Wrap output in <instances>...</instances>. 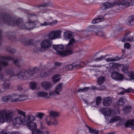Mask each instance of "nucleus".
Masks as SVG:
<instances>
[{
	"instance_id": "8",
	"label": "nucleus",
	"mask_w": 134,
	"mask_h": 134,
	"mask_svg": "<svg viewBox=\"0 0 134 134\" xmlns=\"http://www.w3.org/2000/svg\"><path fill=\"white\" fill-rule=\"evenodd\" d=\"M52 45V42L49 39H45L42 41V51L49 48Z\"/></svg>"
},
{
	"instance_id": "15",
	"label": "nucleus",
	"mask_w": 134,
	"mask_h": 134,
	"mask_svg": "<svg viewBox=\"0 0 134 134\" xmlns=\"http://www.w3.org/2000/svg\"><path fill=\"white\" fill-rule=\"evenodd\" d=\"M52 84L48 82H45L42 83V87L46 90H48L52 88Z\"/></svg>"
},
{
	"instance_id": "49",
	"label": "nucleus",
	"mask_w": 134,
	"mask_h": 134,
	"mask_svg": "<svg viewBox=\"0 0 134 134\" xmlns=\"http://www.w3.org/2000/svg\"><path fill=\"white\" fill-rule=\"evenodd\" d=\"M21 60H18V59L15 60L14 61V63L15 64V65L18 67H20V64L21 62Z\"/></svg>"
},
{
	"instance_id": "45",
	"label": "nucleus",
	"mask_w": 134,
	"mask_h": 134,
	"mask_svg": "<svg viewBox=\"0 0 134 134\" xmlns=\"http://www.w3.org/2000/svg\"><path fill=\"white\" fill-rule=\"evenodd\" d=\"M53 72V71L52 70H49L48 71L46 72H44V77H46L50 75L51 74H52Z\"/></svg>"
},
{
	"instance_id": "23",
	"label": "nucleus",
	"mask_w": 134,
	"mask_h": 134,
	"mask_svg": "<svg viewBox=\"0 0 134 134\" xmlns=\"http://www.w3.org/2000/svg\"><path fill=\"white\" fill-rule=\"evenodd\" d=\"M104 114L107 116H110L113 110H111L109 108H105L103 109Z\"/></svg>"
},
{
	"instance_id": "12",
	"label": "nucleus",
	"mask_w": 134,
	"mask_h": 134,
	"mask_svg": "<svg viewBox=\"0 0 134 134\" xmlns=\"http://www.w3.org/2000/svg\"><path fill=\"white\" fill-rule=\"evenodd\" d=\"M112 100L110 97H106L103 100V104L105 106L108 107L110 106L111 104Z\"/></svg>"
},
{
	"instance_id": "24",
	"label": "nucleus",
	"mask_w": 134,
	"mask_h": 134,
	"mask_svg": "<svg viewBox=\"0 0 134 134\" xmlns=\"http://www.w3.org/2000/svg\"><path fill=\"white\" fill-rule=\"evenodd\" d=\"M126 101L125 98V97L120 98L117 102V105L120 106H122L125 104V103Z\"/></svg>"
},
{
	"instance_id": "19",
	"label": "nucleus",
	"mask_w": 134,
	"mask_h": 134,
	"mask_svg": "<svg viewBox=\"0 0 134 134\" xmlns=\"http://www.w3.org/2000/svg\"><path fill=\"white\" fill-rule=\"evenodd\" d=\"M63 84L62 83H60L56 86L55 91L56 93L58 95H60L59 92L62 91Z\"/></svg>"
},
{
	"instance_id": "58",
	"label": "nucleus",
	"mask_w": 134,
	"mask_h": 134,
	"mask_svg": "<svg viewBox=\"0 0 134 134\" xmlns=\"http://www.w3.org/2000/svg\"><path fill=\"white\" fill-rule=\"evenodd\" d=\"M0 134H8V133L6 130H3L0 132Z\"/></svg>"
},
{
	"instance_id": "48",
	"label": "nucleus",
	"mask_w": 134,
	"mask_h": 134,
	"mask_svg": "<svg viewBox=\"0 0 134 134\" xmlns=\"http://www.w3.org/2000/svg\"><path fill=\"white\" fill-rule=\"evenodd\" d=\"M101 100L102 98L101 97H97L96 100V105H98L100 103Z\"/></svg>"
},
{
	"instance_id": "37",
	"label": "nucleus",
	"mask_w": 134,
	"mask_h": 134,
	"mask_svg": "<svg viewBox=\"0 0 134 134\" xmlns=\"http://www.w3.org/2000/svg\"><path fill=\"white\" fill-rule=\"evenodd\" d=\"M30 88L32 90H34L36 88L37 86V83L35 82H31L30 83Z\"/></svg>"
},
{
	"instance_id": "40",
	"label": "nucleus",
	"mask_w": 134,
	"mask_h": 134,
	"mask_svg": "<svg viewBox=\"0 0 134 134\" xmlns=\"http://www.w3.org/2000/svg\"><path fill=\"white\" fill-rule=\"evenodd\" d=\"M7 52H8L10 53H14L16 51V50L13 48H12L10 47H8L6 48Z\"/></svg>"
},
{
	"instance_id": "29",
	"label": "nucleus",
	"mask_w": 134,
	"mask_h": 134,
	"mask_svg": "<svg viewBox=\"0 0 134 134\" xmlns=\"http://www.w3.org/2000/svg\"><path fill=\"white\" fill-rule=\"evenodd\" d=\"M99 28H97L94 26H92L88 27L86 29L88 32L94 31L95 33L96 31L98 30Z\"/></svg>"
},
{
	"instance_id": "57",
	"label": "nucleus",
	"mask_w": 134,
	"mask_h": 134,
	"mask_svg": "<svg viewBox=\"0 0 134 134\" xmlns=\"http://www.w3.org/2000/svg\"><path fill=\"white\" fill-rule=\"evenodd\" d=\"M41 132L40 130H37L36 131L32 132V134H41Z\"/></svg>"
},
{
	"instance_id": "44",
	"label": "nucleus",
	"mask_w": 134,
	"mask_h": 134,
	"mask_svg": "<svg viewBox=\"0 0 134 134\" xmlns=\"http://www.w3.org/2000/svg\"><path fill=\"white\" fill-rule=\"evenodd\" d=\"M14 34L12 33H9V35L8 36V37L9 38V39L11 40L15 41H16V37L13 35Z\"/></svg>"
},
{
	"instance_id": "30",
	"label": "nucleus",
	"mask_w": 134,
	"mask_h": 134,
	"mask_svg": "<svg viewBox=\"0 0 134 134\" xmlns=\"http://www.w3.org/2000/svg\"><path fill=\"white\" fill-rule=\"evenodd\" d=\"M51 5V4L49 3H44L42 4V10H45V11H42V13H45L46 12V10L47 9V7L50 6Z\"/></svg>"
},
{
	"instance_id": "32",
	"label": "nucleus",
	"mask_w": 134,
	"mask_h": 134,
	"mask_svg": "<svg viewBox=\"0 0 134 134\" xmlns=\"http://www.w3.org/2000/svg\"><path fill=\"white\" fill-rule=\"evenodd\" d=\"M95 34L97 35L100 37H105V33L104 32L100 31L99 28L98 30L96 31Z\"/></svg>"
},
{
	"instance_id": "62",
	"label": "nucleus",
	"mask_w": 134,
	"mask_h": 134,
	"mask_svg": "<svg viewBox=\"0 0 134 134\" xmlns=\"http://www.w3.org/2000/svg\"><path fill=\"white\" fill-rule=\"evenodd\" d=\"M37 116L39 119H41L42 118V113H38L37 115Z\"/></svg>"
},
{
	"instance_id": "2",
	"label": "nucleus",
	"mask_w": 134,
	"mask_h": 134,
	"mask_svg": "<svg viewBox=\"0 0 134 134\" xmlns=\"http://www.w3.org/2000/svg\"><path fill=\"white\" fill-rule=\"evenodd\" d=\"M33 70L31 69H21L18 72L17 74L14 73V70L13 69H7L5 73L8 75H11V76H17L19 79L23 80H26L32 77L39 78L42 76V72L37 67H35Z\"/></svg>"
},
{
	"instance_id": "55",
	"label": "nucleus",
	"mask_w": 134,
	"mask_h": 134,
	"mask_svg": "<svg viewBox=\"0 0 134 134\" xmlns=\"http://www.w3.org/2000/svg\"><path fill=\"white\" fill-rule=\"evenodd\" d=\"M36 45H38V44H40L41 47H42V41H41V40H38L36 41Z\"/></svg>"
},
{
	"instance_id": "41",
	"label": "nucleus",
	"mask_w": 134,
	"mask_h": 134,
	"mask_svg": "<svg viewBox=\"0 0 134 134\" xmlns=\"http://www.w3.org/2000/svg\"><path fill=\"white\" fill-rule=\"evenodd\" d=\"M90 89V87H85L82 88H79L78 90V92H84L87 91L88 90Z\"/></svg>"
},
{
	"instance_id": "60",
	"label": "nucleus",
	"mask_w": 134,
	"mask_h": 134,
	"mask_svg": "<svg viewBox=\"0 0 134 134\" xmlns=\"http://www.w3.org/2000/svg\"><path fill=\"white\" fill-rule=\"evenodd\" d=\"M105 87L104 86H101L98 88V90H103L105 89Z\"/></svg>"
},
{
	"instance_id": "5",
	"label": "nucleus",
	"mask_w": 134,
	"mask_h": 134,
	"mask_svg": "<svg viewBox=\"0 0 134 134\" xmlns=\"http://www.w3.org/2000/svg\"><path fill=\"white\" fill-rule=\"evenodd\" d=\"M115 3L122 9L127 8L134 4V0H123L121 1L120 0H115Z\"/></svg>"
},
{
	"instance_id": "14",
	"label": "nucleus",
	"mask_w": 134,
	"mask_h": 134,
	"mask_svg": "<svg viewBox=\"0 0 134 134\" xmlns=\"http://www.w3.org/2000/svg\"><path fill=\"white\" fill-rule=\"evenodd\" d=\"M21 41L26 45H29L34 44V41L32 39H29L27 38L24 39L23 40H21Z\"/></svg>"
},
{
	"instance_id": "13",
	"label": "nucleus",
	"mask_w": 134,
	"mask_h": 134,
	"mask_svg": "<svg viewBox=\"0 0 134 134\" xmlns=\"http://www.w3.org/2000/svg\"><path fill=\"white\" fill-rule=\"evenodd\" d=\"M114 4H111L108 2L103 3L101 5L102 9L104 10L110 8L114 5Z\"/></svg>"
},
{
	"instance_id": "17",
	"label": "nucleus",
	"mask_w": 134,
	"mask_h": 134,
	"mask_svg": "<svg viewBox=\"0 0 134 134\" xmlns=\"http://www.w3.org/2000/svg\"><path fill=\"white\" fill-rule=\"evenodd\" d=\"M129 32H128L125 35L124 38L122 41V42H124L126 41L130 42L134 41V36L131 37L129 36Z\"/></svg>"
},
{
	"instance_id": "63",
	"label": "nucleus",
	"mask_w": 134,
	"mask_h": 134,
	"mask_svg": "<svg viewBox=\"0 0 134 134\" xmlns=\"http://www.w3.org/2000/svg\"><path fill=\"white\" fill-rule=\"evenodd\" d=\"M61 64L59 62H55V65L57 66H60Z\"/></svg>"
},
{
	"instance_id": "33",
	"label": "nucleus",
	"mask_w": 134,
	"mask_h": 134,
	"mask_svg": "<svg viewBox=\"0 0 134 134\" xmlns=\"http://www.w3.org/2000/svg\"><path fill=\"white\" fill-rule=\"evenodd\" d=\"M120 59L119 58L116 57L114 58H105V60L108 62H114Z\"/></svg>"
},
{
	"instance_id": "22",
	"label": "nucleus",
	"mask_w": 134,
	"mask_h": 134,
	"mask_svg": "<svg viewBox=\"0 0 134 134\" xmlns=\"http://www.w3.org/2000/svg\"><path fill=\"white\" fill-rule=\"evenodd\" d=\"M80 66L79 65L76 64L75 63H73L71 64L68 65L66 66L65 67V69L67 70H69L72 69L73 68H79L78 66Z\"/></svg>"
},
{
	"instance_id": "46",
	"label": "nucleus",
	"mask_w": 134,
	"mask_h": 134,
	"mask_svg": "<svg viewBox=\"0 0 134 134\" xmlns=\"http://www.w3.org/2000/svg\"><path fill=\"white\" fill-rule=\"evenodd\" d=\"M128 76L129 77L130 79H134V72L131 71L129 72Z\"/></svg>"
},
{
	"instance_id": "10",
	"label": "nucleus",
	"mask_w": 134,
	"mask_h": 134,
	"mask_svg": "<svg viewBox=\"0 0 134 134\" xmlns=\"http://www.w3.org/2000/svg\"><path fill=\"white\" fill-rule=\"evenodd\" d=\"M27 127L30 130L32 131V132L36 131L37 130H39L36 129L37 125L36 123L33 122H28L27 123H26Z\"/></svg>"
},
{
	"instance_id": "27",
	"label": "nucleus",
	"mask_w": 134,
	"mask_h": 134,
	"mask_svg": "<svg viewBox=\"0 0 134 134\" xmlns=\"http://www.w3.org/2000/svg\"><path fill=\"white\" fill-rule=\"evenodd\" d=\"M131 107L129 106H125L122 109L123 113L125 114L129 113L131 111Z\"/></svg>"
},
{
	"instance_id": "9",
	"label": "nucleus",
	"mask_w": 134,
	"mask_h": 134,
	"mask_svg": "<svg viewBox=\"0 0 134 134\" xmlns=\"http://www.w3.org/2000/svg\"><path fill=\"white\" fill-rule=\"evenodd\" d=\"M117 70L113 71L111 73V77L114 79L121 80L123 78V76L121 75L116 71Z\"/></svg>"
},
{
	"instance_id": "3",
	"label": "nucleus",
	"mask_w": 134,
	"mask_h": 134,
	"mask_svg": "<svg viewBox=\"0 0 134 134\" xmlns=\"http://www.w3.org/2000/svg\"><path fill=\"white\" fill-rule=\"evenodd\" d=\"M18 113L22 115L12 119L13 113L8 110H3L0 111V122L3 123L6 121L9 123L12 120L13 122L15 125H26L25 118L26 116L25 113L20 110H17Z\"/></svg>"
},
{
	"instance_id": "4",
	"label": "nucleus",
	"mask_w": 134,
	"mask_h": 134,
	"mask_svg": "<svg viewBox=\"0 0 134 134\" xmlns=\"http://www.w3.org/2000/svg\"><path fill=\"white\" fill-rule=\"evenodd\" d=\"M64 35V38L65 40L70 39L68 44L66 46V50L63 51V46L61 44L55 45L53 47V48L57 52L58 54L63 57L70 55L72 54V51L71 49L72 48V45L75 42V40L72 36L71 32L70 31L65 32Z\"/></svg>"
},
{
	"instance_id": "61",
	"label": "nucleus",
	"mask_w": 134,
	"mask_h": 134,
	"mask_svg": "<svg viewBox=\"0 0 134 134\" xmlns=\"http://www.w3.org/2000/svg\"><path fill=\"white\" fill-rule=\"evenodd\" d=\"M55 93H56L55 92V91H50L49 92V96L52 95L54 96L55 95Z\"/></svg>"
},
{
	"instance_id": "42",
	"label": "nucleus",
	"mask_w": 134,
	"mask_h": 134,
	"mask_svg": "<svg viewBox=\"0 0 134 134\" xmlns=\"http://www.w3.org/2000/svg\"><path fill=\"white\" fill-rule=\"evenodd\" d=\"M121 117L120 116H116L110 120V123H114L115 121L119 120L121 119Z\"/></svg>"
},
{
	"instance_id": "53",
	"label": "nucleus",
	"mask_w": 134,
	"mask_h": 134,
	"mask_svg": "<svg viewBox=\"0 0 134 134\" xmlns=\"http://www.w3.org/2000/svg\"><path fill=\"white\" fill-rule=\"evenodd\" d=\"M42 97H44L46 98H48L49 97V96L47 93L42 92Z\"/></svg>"
},
{
	"instance_id": "21",
	"label": "nucleus",
	"mask_w": 134,
	"mask_h": 134,
	"mask_svg": "<svg viewBox=\"0 0 134 134\" xmlns=\"http://www.w3.org/2000/svg\"><path fill=\"white\" fill-rule=\"evenodd\" d=\"M35 118L32 115H30L29 116H25V118L24 120L25 121V124L27 123L28 122H32V121L35 120Z\"/></svg>"
},
{
	"instance_id": "43",
	"label": "nucleus",
	"mask_w": 134,
	"mask_h": 134,
	"mask_svg": "<svg viewBox=\"0 0 134 134\" xmlns=\"http://www.w3.org/2000/svg\"><path fill=\"white\" fill-rule=\"evenodd\" d=\"M19 101L24 100L27 99L28 97L25 95H19Z\"/></svg>"
},
{
	"instance_id": "34",
	"label": "nucleus",
	"mask_w": 134,
	"mask_h": 134,
	"mask_svg": "<svg viewBox=\"0 0 134 134\" xmlns=\"http://www.w3.org/2000/svg\"><path fill=\"white\" fill-rule=\"evenodd\" d=\"M134 125V120L132 121H127L125 124L126 127H130Z\"/></svg>"
},
{
	"instance_id": "59",
	"label": "nucleus",
	"mask_w": 134,
	"mask_h": 134,
	"mask_svg": "<svg viewBox=\"0 0 134 134\" xmlns=\"http://www.w3.org/2000/svg\"><path fill=\"white\" fill-rule=\"evenodd\" d=\"M4 76L2 73H0V79L1 80H3L4 79Z\"/></svg>"
},
{
	"instance_id": "7",
	"label": "nucleus",
	"mask_w": 134,
	"mask_h": 134,
	"mask_svg": "<svg viewBox=\"0 0 134 134\" xmlns=\"http://www.w3.org/2000/svg\"><path fill=\"white\" fill-rule=\"evenodd\" d=\"M61 35V31L59 30H53L50 32L48 35V37L51 40H54L59 38Z\"/></svg>"
},
{
	"instance_id": "56",
	"label": "nucleus",
	"mask_w": 134,
	"mask_h": 134,
	"mask_svg": "<svg viewBox=\"0 0 134 134\" xmlns=\"http://www.w3.org/2000/svg\"><path fill=\"white\" fill-rule=\"evenodd\" d=\"M130 47V45L128 43H126L124 44V47L125 48H129Z\"/></svg>"
},
{
	"instance_id": "18",
	"label": "nucleus",
	"mask_w": 134,
	"mask_h": 134,
	"mask_svg": "<svg viewBox=\"0 0 134 134\" xmlns=\"http://www.w3.org/2000/svg\"><path fill=\"white\" fill-rule=\"evenodd\" d=\"M109 68L111 70L113 71L118 70V66H119V65L115 63H109Z\"/></svg>"
},
{
	"instance_id": "31",
	"label": "nucleus",
	"mask_w": 134,
	"mask_h": 134,
	"mask_svg": "<svg viewBox=\"0 0 134 134\" xmlns=\"http://www.w3.org/2000/svg\"><path fill=\"white\" fill-rule=\"evenodd\" d=\"M50 116L48 117H50L51 120L52 119V117H55L59 116V113L58 112H56L54 111H52L50 112Z\"/></svg>"
},
{
	"instance_id": "1",
	"label": "nucleus",
	"mask_w": 134,
	"mask_h": 134,
	"mask_svg": "<svg viewBox=\"0 0 134 134\" xmlns=\"http://www.w3.org/2000/svg\"><path fill=\"white\" fill-rule=\"evenodd\" d=\"M5 23L12 25L18 26L20 29H32L35 25L34 22H30L23 24V21L21 19H20L16 17L12 16L8 14L3 15L2 17H0V24ZM2 30L0 29V45L2 40Z\"/></svg>"
},
{
	"instance_id": "16",
	"label": "nucleus",
	"mask_w": 134,
	"mask_h": 134,
	"mask_svg": "<svg viewBox=\"0 0 134 134\" xmlns=\"http://www.w3.org/2000/svg\"><path fill=\"white\" fill-rule=\"evenodd\" d=\"M10 99L12 102H14L19 101V95L17 93H13L9 95Z\"/></svg>"
},
{
	"instance_id": "20",
	"label": "nucleus",
	"mask_w": 134,
	"mask_h": 134,
	"mask_svg": "<svg viewBox=\"0 0 134 134\" xmlns=\"http://www.w3.org/2000/svg\"><path fill=\"white\" fill-rule=\"evenodd\" d=\"M104 19V18L103 16H99L97 18H96L92 21V23L93 24H96L101 21H103Z\"/></svg>"
},
{
	"instance_id": "26",
	"label": "nucleus",
	"mask_w": 134,
	"mask_h": 134,
	"mask_svg": "<svg viewBox=\"0 0 134 134\" xmlns=\"http://www.w3.org/2000/svg\"><path fill=\"white\" fill-rule=\"evenodd\" d=\"M105 80V78L104 76H101L98 78L97 82L98 84L99 85H101L103 84Z\"/></svg>"
},
{
	"instance_id": "52",
	"label": "nucleus",
	"mask_w": 134,
	"mask_h": 134,
	"mask_svg": "<svg viewBox=\"0 0 134 134\" xmlns=\"http://www.w3.org/2000/svg\"><path fill=\"white\" fill-rule=\"evenodd\" d=\"M27 15L28 16L29 19H30L31 18H33L34 17H36V15L34 14H32L30 13L27 14Z\"/></svg>"
},
{
	"instance_id": "50",
	"label": "nucleus",
	"mask_w": 134,
	"mask_h": 134,
	"mask_svg": "<svg viewBox=\"0 0 134 134\" xmlns=\"http://www.w3.org/2000/svg\"><path fill=\"white\" fill-rule=\"evenodd\" d=\"M128 67L127 66L124 67L122 69V71L124 72L125 74H127L129 73L128 70Z\"/></svg>"
},
{
	"instance_id": "51",
	"label": "nucleus",
	"mask_w": 134,
	"mask_h": 134,
	"mask_svg": "<svg viewBox=\"0 0 134 134\" xmlns=\"http://www.w3.org/2000/svg\"><path fill=\"white\" fill-rule=\"evenodd\" d=\"M45 129L46 127L42 126V134H50L47 130H44Z\"/></svg>"
},
{
	"instance_id": "28",
	"label": "nucleus",
	"mask_w": 134,
	"mask_h": 134,
	"mask_svg": "<svg viewBox=\"0 0 134 134\" xmlns=\"http://www.w3.org/2000/svg\"><path fill=\"white\" fill-rule=\"evenodd\" d=\"M127 23L130 26L134 25V15L131 16L129 17V20Z\"/></svg>"
},
{
	"instance_id": "6",
	"label": "nucleus",
	"mask_w": 134,
	"mask_h": 134,
	"mask_svg": "<svg viewBox=\"0 0 134 134\" xmlns=\"http://www.w3.org/2000/svg\"><path fill=\"white\" fill-rule=\"evenodd\" d=\"M0 72L2 69V67H5L8 65V62L5 60H12L14 58L10 56L0 55Z\"/></svg>"
},
{
	"instance_id": "38",
	"label": "nucleus",
	"mask_w": 134,
	"mask_h": 134,
	"mask_svg": "<svg viewBox=\"0 0 134 134\" xmlns=\"http://www.w3.org/2000/svg\"><path fill=\"white\" fill-rule=\"evenodd\" d=\"M60 78L58 75H56L52 77V79L54 82H58L60 80Z\"/></svg>"
},
{
	"instance_id": "25",
	"label": "nucleus",
	"mask_w": 134,
	"mask_h": 134,
	"mask_svg": "<svg viewBox=\"0 0 134 134\" xmlns=\"http://www.w3.org/2000/svg\"><path fill=\"white\" fill-rule=\"evenodd\" d=\"M57 23V20H54L52 22H46L45 21L43 23H42V26H53L55 25Z\"/></svg>"
},
{
	"instance_id": "54",
	"label": "nucleus",
	"mask_w": 134,
	"mask_h": 134,
	"mask_svg": "<svg viewBox=\"0 0 134 134\" xmlns=\"http://www.w3.org/2000/svg\"><path fill=\"white\" fill-rule=\"evenodd\" d=\"M106 57V56H103V55H102L100 56V57L98 58H97L96 59H95L94 60L95 61H98L100 60H102L104 58H105Z\"/></svg>"
},
{
	"instance_id": "35",
	"label": "nucleus",
	"mask_w": 134,
	"mask_h": 134,
	"mask_svg": "<svg viewBox=\"0 0 134 134\" xmlns=\"http://www.w3.org/2000/svg\"><path fill=\"white\" fill-rule=\"evenodd\" d=\"M10 85L9 81L6 80L3 84V87L4 89H7L9 87Z\"/></svg>"
},
{
	"instance_id": "64",
	"label": "nucleus",
	"mask_w": 134,
	"mask_h": 134,
	"mask_svg": "<svg viewBox=\"0 0 134 134\" xmlns=\"http://www.w3.org/2000/svg\"><path fill=\"white\" fill-rule=\"evenodd\" d=\"M18 89L19 90H22V86L21 85H19L18 86Z\"/></svg>"
},
{
	"instance_id": "36",
	"label": "nucleus",
	"mask_w": 134,
	"mask_h": 134,
	"mask_svg": "<svg viewBox=\"0 0 134 134\" xmlns=\"http://www.w3.org/2000/svg\"><path fill=\"white\" fill-rule=\"evenodd\" d=\"M134 91V90L131 88H129L127 90H124L120 92L119 94H124L126 92H133Z\"/></svg>"
},
{
	"instance_id": "47",
	"label": "nucleus",
	"mask_w": 134,
	"mask_h": 134,
	"mask_svg": "<svg viewBox=\"0 0 134 134\" xmlns=\"http://www.w3.org/2000/svg\"><path fill=\"white\" fill-rule=\"evenodd\" d=\"M9 95L3 96L2 98V100L4 102H7L10 99Z\"/></svg>"
},
{
	"instance_id": "11",
	"label": "nucleus",
	"mask_w": 134,
	"mask_h": 134,
	"mask_svg": "<svg viewBox=\"0 0 134 134\" xmlns=\"http://www.w3.org/2000/svg\"><path fill=\"white\" fill-rule=\"evenodd\" d=\"M43 119V121H45L47 124L48 126H51L53 125H56L58 124V122L57 121H56L54 122H52V120H51L50 117H44Z\"/></svg>"
},
{
	"instance_id": "39",
	"label": "nucleus",
	"mask_w": 134,
	"mask_h": 134,
	"mask_svg": "<svg viewBox=\"0 0 134 134\" xmlns=\"http://www.w3.org/2000/svg\"><path fill=\"white\" fill-rule=\"evenodd\" d=\"M86 126L89 129V131L91 133H92L93 134H98V132L97 130L96 129H94L91 128L89 127L86 124Z\"/></svg>"
}]
</instances>
